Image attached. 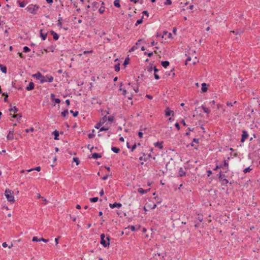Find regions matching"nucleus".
Instances as JSON below:
<instances>
[{
  "instance_id": "61",
  "label": "nucleus",
  "mask_w": 260,
  "mask_h": 260,
  "mask_svg": "<svg viewBox=\"0 0 260 260\" xmlns=\"http://www.w3.org/2000/svg\"><path fill=\"white\" fill-rule=\"evenodd\" d=\"M210 104L211 105H215V101L213 100L212 101H211L210 102Z\"/></svg>"
},
{
  "instance_id": "33",
  "label": "nucleus",
  "mask_w": 260,
  "mask_h": 260,
  "mask_svg": "<svg viewBox=\"0 0 260 260\" xmlns=\"http://www.w3.org/2000/svg\"><path fill=\"white\" fill-rule=\"evenodd\" d=\"M251 170V169L250 167H248V168H245L243 170V172L244 173H247L250 172Z\"/></svg>"
},
{
  "instance_id": "50",
  "label": "nucleus",
  "mask_w": 260,
  "mask_h": 260,
  "mask_svg": "<svg viewBox=\"0 0 260 260\" xmlns=\"http://www.w3.org/2000/svg\"><path fill=\"white\" fill-rule=\"evenodd\" d=\"M191 59V57H188L187 58V59H186V62H185V64H187L188 62L190 61Z\"/></svg>"
},
{
  "instance_id": "51",
  "label": "nucleus",
  "mask_w": 260,
  "mask_h": 260,
  "mask_svg": "<svg viewBox=\"0 0 260 260\" xmlns=\"http://www.w3.org/2000/svg\"><path fill=\"white\" fill-rule=\"evenodd\" d=\"M54 101L57 104H59L60 102V100L59 99H54Z\"/></svg>"
},
{
  "instance_id": "45",
  "label": "nucleus",
  "mask_w": 260,
  "mask_h": 260,
  "mask_svg": "<svg viewBox=\"0 0 260 260\" xmlns=\"http://www.w3.org/2000/svg\"><path fill=\"white\" fill-rule=\"evenodd\" d=\"M129 228L131 229L132 231H135V227L134 226H133V225H132L131 226H128V227L125 228V230H126L127 229H128Z\"/></svg>"
},
{
  "instance_id": "38",
  "label": "nucleus",
  "mask_w": 260,
  "mask_h": 260,
  "mask_svg": "<svg viewBox=\"0 0 260 260\" xmlns=\"http://www.w3.org/2000/svg\"><path fill=\"white\" fill-rule=\"evenodd\" d=\"M1 71L3 73H6L7 72V68L5 67H3L1 68Z\"/></svg>"
},
{
  "instance_id": "17",
  "label": "nucleus",
  "mask_w": 260,
  "mask_h": 260,
  "mask_svg": "<svg viewBox=\"0 0 260 260\" xmlns=\"http://www.w3.org/2000/svg\"><path fill=\"white\" fill-rule=\"evenodd\" d=\"M170 62L168 61H163L161 62V65L163 67L166 68L169 66Z\"/></svg>"
},
{
  "instance_id": "8",
  "label": "nucleus",
  "mask_w": 260,
  "mask_h": 260,
  "mask_svg": "<svg viewBox=\"0 0 260 260\" xmlns=\"http://www.w3.org/2000/svg\"><path fill=\"white\" fill-rule=\"evenodd\" d=\"M109 206L112 209L114 208H120L121 207L122 205L120 203H114V204H110Z\"/></svg>"
},
{
  "instance_id": "4",
  "label": "nucleus",
  "mask_w": 260,
  "mask_h": 260,
  "mask_svg": "<svg viewBox=\"0 0 260 260\" xmlns=\"http://www.w3.org/2000/svg\"><path fill=\"white\" fill-rule=\"evenodd\" d=\"M53 80V77L51 76H43L42 79L41 81V83H43L44 82H52Z\"/></svg>"
},
{
  "instance_id": "46",
  "label": "nucleus",
  "mask_w": 260,
  "mask_h": 260,
  "mask_svg": "<svg viewBox=\"0 0 260 260\" xmlns=\"http://www.w3.org/2000/svg\"><path fill=\"white\" fill-rule=\"evenodd\" d=\"M142 23V19H139L137 21L136 25H137L138 24H140Z\"/></svg>"
},
{
  "instance_id": "26",
  "label": "nucleus",
  "mask_w": 260,
  "mask_h": 260,
  "mask_svg": "<svg viewBox=\"0 0 260 260\" xmlns=\"http://www.w3.org/2000/svg\"><path fill=\"white\" fill-rule=\"evenodd\" d=\"M202 109L203 110V111H204V112L205 113H206L208 114V113H209L210 112V110L208 108H206V107H205L204 106H202Z\"/></svg>"
},
{
  "instance_id": "36",
  "label": "nucleus",
  "mask_w": 260,
  "mask_h": 260,
  "mask_svg": "<svg viewBox=\"0 0 260 260\" xmlns=\"http://www.w3.org/2000/svg\"><path fill=\"white\" fill-rule=\"evenodd\" d=\"M25 132L28 133L29 132H32L34 131V128L33 127H31L29 129H26L25 130Z\"/></svg>"
},
{
  "instance_id": "64",
  "label": "nucleus",
  "mask_w": 260,
  "mask_h": 260,
  "mask_svg": "<svg viewBox=\"0 0 260 260\" xmlns=\"http://www.w3.org/2000/svg\"><path fill=\"white\" fill-rule=\"evenodd\" d=\"M66 103L67 104V105L68 106H69L70 105V102L69 100H67L66 101Z\"/></svg>"
},
{
  "instance_id": "58",
  "label": "nucleus",
  "mask_w": 260,
  "mask_h": 260,
  "mask_svg": "<svg viewBox=\"0 0 260 260\" xmlns=\"http://www.w3.org/2000/svg\"><path fill=\"white\" fill-rule=\"evenodd\" d=\"M104 193V191L103 189H102L101 191L100 192V194L101 196H102Z\"/></svg>"
},
{
  "instance_id": "31",
  "label": "nucleus",
  "mask_w": 260,
  "mask_h": 260,
  "mask_svg": "<svg viewBox=\"0 0 260 260\" xmlns=\"http://www.w3.org/2000/svg\"><path fill=\"white\" fill-rule=\"evenodd\" d=\"M12 117L14 118H16L17 119H20V118L21 117V116L20 115H19V114H14L13 116H12Z\"/></svg>"
},
{
  "instance_id": "54",
  "label": "nucleus",
  "mask_w": 260,
  "mask_h": 260,
  "mask_svg": "<svg viewBox=\"0 0 260 260\" xmlns=\"http://www.w3.org/2000/svg\"><path fill=\"white\" fill-rule=\"evenodd\" d=\"M175 125L178 130L180 129V126L178 123H176Z\"/></svg>"
},
{
  "instance_id": "6",
  "label": "nucleus",
  "mask_w": 260,
  "mask_h": 260,
  "mask_svg": "<svg viewBox=\"0 0 260 260\" xmlns=\"http://www.w3.org/2000/svg\"><path fill=\"white\" fill-rule=\"evenodd\" d=\"M8 140H12L14 139V130L10 131L7 136Z\"/></svg>"
},
{
  "instance_id": "53",
  "label": "nucleus",
  "mask_w": 260,
  "mask_h": 260,
  "mask_svg": "<svg viewBox=\"0 0 260 260\" xmlns=\"http://www.w3.org/2000/svg\"><path fill=\"white\" fill-rule=\"evenodd\" d=\"M145 54H147L149 57H151L153 55V52H150L149 53H147L146 52H145Z\"/></svg>"
},
{
  "instance_id": "13",
  "label": "nucleus",
  "mask_w": 260,
  "mask_h": 260,
  "mask_svg": "<svg viewBox=\"0 0 260 260\" xmlns=\"http://www.w3.org/2000/svg\"><path fill=\"white\" fill-rule=\"evenodd\" d=\"M34 84L33 82H30L29 83V85L28 86H27L26 87V89L28 91H29V90H32L34 88Z\"/></svg>"
},
{
  "instance_id": "1",
  "label": "nucleus",
  "mask_w": 260,
  "mask_h": 260,
  "mask_svg": "<svg viewBox=\"0 0 260 260\" xmlns=\"http://www.w3.org/2000/svg\"><path fill=\"white\" fill-rule=\"evenodd\" d=\"M5 195L7 200L10 202H14V197L13 192L9 189H6L5 192Z\"/></svg>"
},
{
  "instance_id": "3",
  "label": "nucleus",
  "mask_w": 260,
  "mask_h": 260,
  "mask_svg": "<svg viewBox=\"0 0 260 260\" xmlns=\"http://www.w3.org/2000/svg\"><path fill=\"white\" fill-rule=\"evenodd\" d=\"M39 8V7L37 5H29L26 7V10L30 13L35 14Z\"/></svg>"
},
{
  "instance_id": "10",
  "label": "nucleus",
  "mask_w": 260,
  "mask_h": 260,
  "mask_svg": "<svg viewBox=\"0 0 260 260\" xmlns=\"http://www.w3.org/2000/svg\"><path fill=\"white\" fill-rule=\"evenodd\" d=\"M150 190V188H149L148 189H143L142 188H139L138 189V191L142 194H143L144 193H146L147 192H148V191H149Z\"/></svg>"
},
{
  "instance_id": "20",
  "label": "nucleus",
  "mask_w": 260,
  "mask_h": 260,
  "mask_svg": "<svg viewBox=\"0 0 260 260\" xmlns=\"http://www.w3.org/2000/svg\"><path fill=\"white\" fill-rule=\"evenodd\" d=\"M154 146L155 147H158L160 149H161L163 147L162 143L159 142H156L154 143Z\"/></svg>"
},
{
  "instance_id": "44",
  "label": "nucleus",
  "mask_w": 260,
  "mask_h": 260,
  "mask_svg": "<svg viewBox=\"0 0 260 260\" xmlns=\"http://www.w3.org/2000/svg\"><path fill=\"white\" fill-rule=\"evenodd\" d=\"M94 132V129L92 131V134H90L88 135V137L89 138H92L94 137V135L93 134V133Z\"/></svg>"
},
{
  "instance_id": "55",
  "label": "nucleus",
  "mask_w": 260,
  "mask_h": 260,
  "mask_svg": "<svg viewBox=\"0 0 260 260\" xmlns=\"http://www.w3.org/2000/svg\"><path fill=\"white\" fill-rule=\"evenodd\" d=\"M198 61V60L197 57H195L194 60H193V61L192 64H194Z\"/></svg>"
},
{
  "instance_id": "29",
  "label": "nucleus",
  "mask_w": 260,
  "mask_h": 260,
  "mask_svg": "<svg viewBox=\"0 0 260 260\" xmlns=\"http://www.w3.org/2000/svg\"><path fill=\"white\" fill-rule=\"evenodd\" d=\"M156 205L154 204L153 205H150V204H148L147 205V207L148 208H149L150 209H154L156 208Z\"/></svg>"
},
{
  "instance_id": "32",
  "label": "nucleus",
  "mask_w": 260,
  "mask_h": 260,
  "mask_svg": "<svg viewBox=\"0 0 260 260\" xmlns=\"http://www.w3.org/2000/svg\"><path fill=\"white\" fill-rule=\"evenodd\" d=\"M108 129H109V127H108L103 126V127H102L101 128H100V132L106 131H108Z\"/></svg>"
},
{
  "instance_id": "15",
  "label": "nucleus",
  "mask_w": 260,
  "mask_h": 260,
  "mask_svg": "<svg viewBox=\"0 0 260 260\" xmlns=\"http://www.w3.org/2000/svg\"><path fill=\"white\" fill-rule=\"evenodd\" d=\"M51 34L52 35L53 38L55 40H57L58 39L59 36L58 34L55 32L54 31H51Z\"/></svg>"
},
{
  "instance_id": "40",
  "label": "nucleus",
  "mask_w": 260,
  "mask_h": 260,
  "mask_svg": "<svg viewBox=\"0 0 260 260\" xmlns=\"http://www.w3.org/2000/svg\"><path fill=\"white\" fill-rule=\"evenodd\" d=\"M120 70L119 64L115 66V70L116 71H119Z\"/></svg>"
},
{
  "instance_id": "14",
  "label": "nucleus",
  "mask_w": 260,
  "mask_h": 260,
  "mask_svg": "<svg viewBox=\"0 0 260 260\" xmlns=\"http://www.w3.org/2000/svg\"><path fill=\"white\" fill-rule=\"evenodd\" d=\"M201 90L203 92H206L207 91L208 88L207 87V84L205 83H203L202 84Z\"/></svg>"
},
{
  "instance_id": "21",
  "label": "nucleus",
  "mask_w": 260,
  "mask_h": 260,
  "mask_svg": "<svg viewBox=\"0 0 260 260\" xmlns=\"http://www.w3.org/2000/svg\"><path fill=\"white\" fill-rule=\"evenodd\" d=\"M114 5L115 7L119 8L120 7V1L119 0H115L114 2Z\"/></svg>"
},
{
  "instance_id": "57",
  "label": "nucleus",
  "mask_w": 260,
  "mask_h": 260,
  "mask_svg": "<svg viewBox=\"0 0 260 260\" xmlns=\"http://www.w3.org/2000/svg\"><path fill=\"white\" fill-rule=\"evenodd\" d=\"M153 69H154V67H151L148 69V70L149 72H151L152 71V70H153Z\"/></svg>"
},
{
  "instance_id": "9",
  "label": "nucleus",
  "mask_w": 260,
  "mask_h": 260,
  "mask_svg": "<svg viewBox=\"0 0 260 260\" xmlns=\"http://www.w3.org/2000/svg\"><path fill=\"white\" fill-rule=\"evenodd\" d=\"M32 77L36 78L37 79L40 80L41 81L42 79L43 76H42V75L40 73L38 72L36 74L32 75Z\"/></svg>"
},
{
  "instance_id": "37",
  "label": "nucleus",
  "mask_w": 260,
  "mask_h": 260,
  "mask_svg": "<svg viewBox=\"0 0 260 260\" xmlns=\"http://www.w3.org/2000/svg\"><path fill=\"white\" fill-rule=\"evenodd\" d=\"M138 49V47L136 45L133 46L131 49V50H129V51H135V50H137Z\"/></svg>"
},
{
  "instance_id": "39",
  "label": "nucleus",
  "mask_w": 260,
  "mask_h": 260,
  "mask_svg": "<svg viewBox=\"0 0 260 260\" xmlns=\"http://www.w3.org/2000/svg\"><path fill=\"white\" fill-rule=\"evenodd\" d=\"M70 112L73 114L74 117H76L78 114V112L77 111L74 112L73 110H71Z\"/></svg>"
},
{
  "instance_id": "2",
  "label": "nucleus",
  "mask_w": 260,
  "mask_h": 260,
  "mask_svg": "<svg viewBox=\"0 0 260 260\" xmlns=\"http://www.w3.org/2000/svg\"><path fill=\"white\" fill-rule=\"evenodd\" d=\"M101 244L105 247L110 245L109 237L108 236L105 238V235L104 234L101 235Z\"/></svg>"
},
{
  "instance_id": "49",
  "label": "nucleus",
  "mask_w": 260,
  "mask_h": 260,
  "mask_svg": "<svg viewBox=\"0 0 260 260\" xmlns=\"http://www.w3.org/2000/svg\"><path fill=\"white\" fill-rule=\"evenodd\" d=\"M137 147V145L136 144H134L132 147V149H131V151H134V150Z\"/></svg>"
},
{
  "instance_id": "7",
  "label": "nucleus",
  "mask_w": 260,
  "mask_h": 260,
  "mask_svg": "<svg viewBox=\"0 0 260 260\" xmlns=\"http://www.w3.org/2000/svg\"><path fill=\"white\" fill-rule=\"evenodd\" d=\"M248 135L246 131H243L242 132V138L241 140V142L243 143L245 140L247 139Z\"/></svg>"
},
{
  "instance_id": "63",
  "label": "nucleus",
  "mask_w": 260,
  "mask_h": 260,
  "mask_svg": "<svg viewBox=\"0 0 260 260\" xmlns=\"http://www.w3.org/2000/svg\"><path fill=\"white\" fill-rule=\"evenodd\" d=\"M58 239H59L58 237L55 239V241L56 245L58 243Z\"/></svg>"
},
{
  "instance_id": "34",
  "label": "nucleus",
  "mask_w": 260,
  "mask_h": 260,
  "mask_svg": "<svg viewBox=\"0 0 260 260\" xmlns=\"http://www.w3.org/2000/svg\"><path fill=\"white\" fill-rule=\"evenodd\" d=\"M99 12L101 13V14H102L104 13V12L105 11V7H101L99 9Z\"/></svg>"
},
{
  "instance_id": "28",
  "label": "nucleus",
  "mask_w": 260,
  "mask_h": 260,
  "mask_svg": "<svg viewBox=\"0 0 260 260\" xmlns=\"http://www.w3.org/2000/svg\"><path fill=\"white\" fill-rule=\"evenodd\" d=\"M68 110H64V111H62L61 113V115L63 116V117H66L68 114Z\"/></svg>"
},
{
  "instance_id": "22",
  "label": "nucleus",
  "mask_w": 260,
  "mask_h": 260,
  "mask_svg": "<svg viewBox=\"0 0 260 260\" xmlns=\"http://www.w3.org/2000/svg\"><path fill=\"white\" fill-rule=\"evenodd\" d=\"M185 173L183 169L181 168L179 171V175L180 176H183L185 175Z\"/></svg>"
},
{
  "instance_id": "12",
  "label": "nucleus",
  "mask_w": 260,
  "mask_h": 260,
  "mask_svg": "<svg viewBox=\"0 0 260 260\" xmlns=\"http://www.w3.org/2000/svg\"><path fill=\"white\" fill-rule=\"evenodd\" d=\"M174 112L171 110L169 108H167L165 111V115L166 116H170L171 114L173 115Z\"/></svg>"
},
{
  "instance_id": "60",
  "label": "nucleus",
  "mask_w": 260,
  "mask_h": 260,
  "mask_svg": "<svg viewBox=\"0 0 260 260\" xmlns=\"http://www.w3.org/2000/svg\"><path fill=\"white\" fill-rule=\"evenodd\" d=\"M228 165H229V164H228V161L226 160H224V166L225 167H227V166H228Z\"/></svg>"
},
{
  "instance_id": "16",
  "label": "nucleus",
  "mask_w": 260,
  "mask_h": 260,
  "mask_svg": "<svg viewBox=\"0 0 260 260\" xmlns=\"http://www.w3.org/2000/svg\"><path fill=\"white\" fill-rule=\"evenodd\" d=\"M47 33H43V30H40V36L42 38V40H45L47 37Z\"/></svg>"
},
{
  "instance_id": "23",
  "label": "nucleus",
  "mask_w": 260,
  "mask_h": 260,
  "mask_svg": "<svg viewBox=\"0 0 260 260\" xmlns=\"http://www.w3.org/2000/svg\"><path fill=\"white\" fill-rule=\"evenodd\" d=\"M53 134H54V139L55 140H58L59 139L58 138V136H59V133H58V132L55 131H54L53 132Z\"/></svg>"
},
{
  "instance_id": "56",
  "label": "nucleus",
  "mask_w": 260,
  "mask_h": 260,
  "mask_svg": "<svg viewBox=\"0 0 260 260\" xmlns=\"http://www.w3.org/2000/svg\"><path fill=\"white\" fill-rule=\"evenodd\" d=\"M42 198L43 201V202H44V204L45 205L47 204V202H48L47 200L46 199H45L43 198Z\"/></svg>"
},
{
  "instance_id": "19",
  "label": "nucleus",
  "mask_w": 260,
  "mask_h": 260,
  "mask_svg": "<svg viewBox=\"0 0 260 260\" xmlns=\"http://www.w3.org/2000/svg\"><path fill=\"white\" fill-rule=\"evenodd\" d=\"M34 170H36L38 172L40 171L41 170V167H37L34 169H29V170H27L26 171L27 172H31L32 171H34Z\"/></svg>"
},
{
  "instance_id": "62",
  "label": "nucleus",
  "mask_w": 260,
  "mask_h": 260,
  "mask_svg": "<svg viewBox=\"0 0 260 260\" xmlns=\"http://www.w3.org/2000/svg\"><path fill=\"white\" fill-rule=\"evenodd\" d=\"M2 246L4 247H6L7 246V244L6 242H4L2 244Z\"/></svg>"
},
{
  "instance_id": "11",
  "label": "nucleus",
  "mask_w": 260,
  "mask_h": 260,
  "mask_svg": "<svg viewBox=\"0 0 260 260\" xmlns=\"http://www.w3.org/2000/svg\"><path fill=\"white\" fill-rule=\"evenodd\" d=\"M153 71H154V78H155V79L158 80L160 78L159 75L157 74L158 70L155 67H154V69H153Z\"/></svg>"
},
{
  "instance_id": "43",
  "label": "nucleus",
  "mask_w": 260,
  "mask_h": 260,
  "mask_svg": "<svg viewBox=\"0 0 260 260\" xmlns=\"http://www.w3.org/2000/svg\"><path fill=\"white\" fill-rule=\"evenodd\" d=\"M73 160L74 162H76L77 165H78L79 164V160H78V158H77V157L73 158Z\"/></svg>"
},
{
  "instance_id": "42",
  "label": "nucleus",
  "mask_w": 260,
  "mask_h": 260,
  "mask_svg": "<svg viewBox=\"0 0 260 260\" xmlns=\"http://www.w3.org/2000/svg\"><path fill=\"white\" fill-rule=\"evenodd\" d=\"M139 160L140 161L144 160V161H146L147 160V158L146 157H143V156H141L139 158Z\"/></svg>"
},
{
  "instance_id": "35",
  "label": "nucleus",
  "mask_w": 260,
  "mask_h": 260,
  "mask_svg": "<svg viewBox=\"0 0 260 260\" xmlns=\"http://www.w3.org/2000/svg\"><path fill=\"white\" fill-rule=\"evenodd\" d=\"M23 49V52H27L30 50V49L27 46L24 47Z\"/></svg>"
},
{
  "instance_id": "41",
  "label": "nucleus",
  "mask_w": 260,
  "mask_h": 260,
  "mask_svg": "<svg viewBox=\"0 0 260 260\" xmlns=\"http://www.w3.org/2000/svg\"><path fill=\"white\" fill-rule=\"evenodd\" d=\"M236 103V101L234 102V103H232L231 102H227L226 105L228 106L232 107L233 106V104H235Z\"/></svg>"
},
{
  "instance_id": "18",
  "label": "nucleus",
  "mask_w": 260,
  "mask_h": 260,
  "mask_svg": "<svg viewBox=\"0 0 260 260\" xmlns=\"http://www.w3.org/2000/svg\"><path fill=\"white\" fill-rule=\"evenodd\" d=\"M101 157H102L101 155L99 153H93L92 156V157L94 159H97V158H100Z\"/></svg>"
},
{
  "instance_id": "30",
  "label": "nucleus",
  "mask_w": 260,
  "mask_h": 260,
  "mask_svg": "<svg viewBox=\"0 0 260 260\" xmlns=\"http://www.w3.org/2000/svg\"><path fill=\"white\" fill-rule=\"evenodd\" d=\"M99 198L98 197L92 198L90 199L91 202H96L98 201Z\"/></svg>"
},
{
  "instance_id": "59",
  "label": "nucleus",
  "mask_w": 260,
  "mask_h": 260,
  "mask_svg": "<svg viewBox=\"0 0 260 260\" xmlns=\"http://www.w3.org/2000/svg\"><path fill=\"white\" fill-rule=\"evenodd\" d=\"M147 98H148L149 99H152V96L150 95H148V94H147L146 96Z\"/></svg>"
},
{
  "instance_id": "27",
  "label": "nucleus",
  "mask_w": 260,
  "mask_h": 260,
  "mask_svg": "<svg viewBox=\"0 0 260 260\" xmlns=\"http://www.w3.org/2000/svg\"><path fill=\"white\" fill-rule=\"evenodd\" d=\"M103 123L104 122L100 121L94 126V127L95 128L99 129Z\"/></svg>"
},
{
  "instance_id": "5",
  "label": "nucleus",
  "mask_w": 260,
  "mask_h": 260,
  "mask_svg": "<svg viewBox=\"0 0 260 260\" xmlns=\"http://www.w3.org/2000/svg\"><path fill=\"white\" fill-rule=\"evenodd\" d=\"M32 241L34 242H40V241H43L44 242H47L48 241V240L45 239L43 238H38L37 237H34L32 238Z\"/></svg>"
},
{
  "instance_id": "47",
  "label": "nucleus",
  "mask_w": 260,
  "mask_h": 260,
  "mask_svg": "<svg viewBox=\"0 0 260 260\" xmlns=\"http://www.w3.org/2000/svg\"><path fill=\"white\" fill-rule=\"evenodd\" d=\"M172 4V2L171 0H166V2H165V5H170Z\"/></svg>"
},
{
  "instance_id": "52",
  "label": "nucleus",
  "mask_w": 260,
  "mask_h": 260,
  "mask_svg": "<svg viewBox=\"0 0 260 260\" xmlns=\"http://www.w3.org/2000/svg\"><path fill=\"white\" fill-rule=\"evenodd\" d=\"M138 135H139V137L140 138H142V137H143V133H142V132H139V133H138Z\"/></svg>"
},
{
  "instance_id": "48",
  "label": "nucleus",
  "mask_w": 260,
  "mask_h": 260,
  "mask_svg": "<svg viewBox=\"0 0 260 260\" xmlns=\"http://www.w3.org/2000/svg\"><path fill=\"white\" fill-rule=\"evenodd\" d=\"M25 5L24 2H21L19 3V6L21 8H23L25 7Z\"/></svg>"
},
{
  "instance_id": "25",
  "label": "nucleus",
  "mask_w": 260,
  "mask_h": 260,
  "mask_svg": "<svg viewBox=\"0 0 260 260\" xmlns=\"http://www.w3.org/2000/svg\"><path fill=\"white\" fill-rule=\"evenodd\" d=\"M17 111H18V110H17V109L16 108V107H14L13 108H11V109H10V112H11V115L12 114V113H15L17 112Z\"/></svg>"
},
{
  "instance_id": "24",
  "label": "nucleus",
  "mask_w": 260,
  "mask_h": 260,
  "mask_svg": "<svg viewBox=\"0 0 260 260\" xmlns=\"http://www.w3.org/2000/svg\"><path fill=\"white\" fill-rule=\"evenodd\" d=\"M111 150H112V151H113L114 153H118L120 151V149L117 147H112L111 148Z\"/></svg>"
}]
</instances>
